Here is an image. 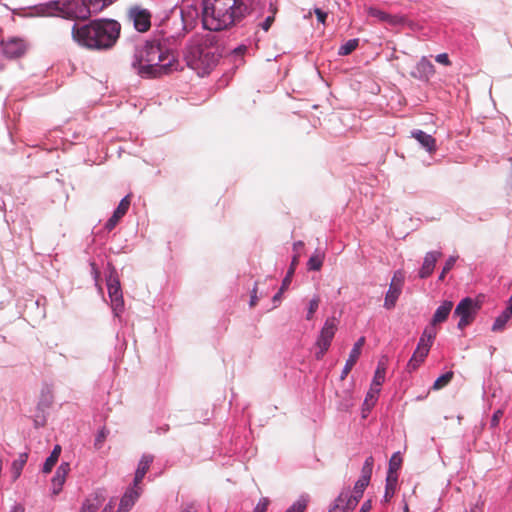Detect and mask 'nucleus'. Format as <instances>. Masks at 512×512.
Instances as JSON below:
<instances>
[{
    "label": "nucleus",
    "mask_w": 512,
    "mask_h": 512,
    "mask_svg": "<svg viewBox=\"0 0 512 512\" xmlns=\"http://www.w3.org/2000/svg\"><path fill=\"white\" fill-rule=\"evenodd\" d=\"M185 35V26L181 24V28L176 33H164V43L160 39H153L138 47L133 62V67L137 68V73L141 77L155 78L176 70V57L167 48V45H177Z\"/></svg>",
    "instance_id": "1"
},
{
    "label": "nucleus",
    "mask_w": 512,
    "mask_h": 512,
    "mask_svg": "<svg viewBox=\"0 0 512 512\" xmlns=\"http://www.w3.org/2000/svg\"><path fill=\"white\" fill-rule=\"evenodd\" d=\"M121 26L115 20H93L88 24L72 27V38L80 46L90 50H106L119 38Z\"/></svg>",
    "instance_id": "2"
},
{
    "label": "nucleus",
    "mask_w": 512,
    "mask_h": 512,
    "mask_svg": "<svg viewBox=\"0 0 512 512\" xmlns=\"http://www.w3.org/2000/svg\"><path fill=\"white\" fill-rule=\"evenodd\" d=\"M246 12L243 0H203V26L209 31L225 30L240 22Z\"/></svg>",
    "instance_id": "3"
},
{
    "label": "nucleus",
    "mask_w": 512,
    "mask_h": 512,
    "mask_svg": "<svg viewBox=\"0 0 512 512\" xmlns=\"http://www.w3.org/2000/svg\"><path fill=\"white\" fill-rule=\"evenodd\" d=\"M220 57L215 36L197 34L191 38L184 54L187 65L199 76H204L216 66Z\"/></svg>",
    "instance_id": "4"
},
{
    "label": "nucleus",
    "mask_w": 512,
    "mask_h": 512,
    "mask_svg": "<svg viewBox=\"0 0 512 512\" xmlns=\"http://www.w3.org/2000/svg\"><path fill=\"white\" fill-rule=\"evenodd\" d=\"M480 306L472 298L466 297L462 299L454 310V316L459 317L458 328L464 329L475 319Z\"/></svg>",
    "instance_id": "5"
},
{
    "label": "nucleus",
    "mask_w": 512,
    "mask_h": 512,
    "mask_svg": "<svg viewBox=\"0 0 512 512\" xmlns=\"http://www.w3.org/2000/svg\"><path fill=\"white\" fill-rule=\"evenodd\" d=\"M337 331V321L333 318H328L324 326L320 331V335L316 342V347L318 351L315 353V357L320 360L324 356V354L328 351L331 342L334 338V335Z\"/></svg>",
    "instance_id": "6"
},
{
    "label": "nucleus",
    "mask_w": 512,
    "mask_h": 512,
    "mask_svg": "<svg viewBox=\"0 0 512 512\" xmlns=\"http://www.w3.org/2000/svg\"><path fill=\"white\" fill-rule=\"evenodd\" d=\"M62 17L71 20H86L90 16L85 0H70L59 8Z\"/></svg>",
    "instance_id": "7"
},
{
    "label": "nucleus",
    "mask_w": 512,
    "mask_h": 512,
    "mask_svg": "<svg viewBox=\"0 0 512 512\" xmlns=\"http://www.w3.org/2000/svg\"><path fill=\"white\" fill-rule=\"evenodd\" d=\"M1 48L6 57L13 59L19 58L25 54L27 44L21 38L9 37L1 41Z\"/></svg>",
    "instance_id": "8"
},
{
    "label": "nucleus",
    "mask_w": 512,
    "mask_h": 512,
    "mask_svg": "<svg viewBox=\"0 0 512 512\" xmlns=\"http://www.w3.org/2000/svg\"><path fill=\"white\" fill-rule=\"evenodd\" d=\"M128 16L137 31L146 32L149 30L151 26V13L147 9L133 7L129 10Z\"/></svg>",
    "instance_id": "9"
},
{
    "label": "nucleus",
    "mask_w": 512,
    "mask_h": 512,
    "mask_svg": "<svg viewBox=\"0 0 512 512\" xmlns=\"http://www.w3.org/2000/svg\"><path fill=\"white\" fill-rule=\"evenodd\" d=\"M365 344V337H360L357 342L354 344L350 354L349 358L346 361V364L342 370L340 381L343 382L345 378L348 376L350 371L352 370L353 366L356 364L357 360L359 359L361 355L362 347Z\"/></svg>",
    "instance_id": "10"
},
{
    "label": "nucleus",
    "mask_w": 512,
    "mask_h": 512,
    "mask_svg": "<svg viewBox=\"0 0 512 512\" xmlns=\"http://www.w3.org/2000/svg\"><path fill=\"white\" fill-rule=\"evenodd\" d=\"M352 384L349 387H342L337 389L335 395L337 397L336 408L339 411H348L354 406Z\"/></svg>",
    "instance_id": "11"
},
{
    "label": "nucleus",
    "mask_w": 512,
    "mask_h": 512,
    "mask_svg": "<svg viewBox=\"0 0 512 512\" xmlns=\"http://www.w3.org/2000/svg\"><path fill=\"white\" fill-rule=\"evenodd\" d=\"M366 11L369 16L376 18L380 22L387 23L390 26H397L404 22L403 17L388 14L385 11H382L376 7H368Z\"/></svg>",
    "instance_id": "12"
},
{
    "label": "nucleus",
    "mask_w": 512,
    "mask_h": 512,
    "mask_svg": "<svg viewBox=\"0 0 512 512\" xmlns=\"http://www.w3.org/2000/svg\"><path fill=\"white\" fill-rule=\"evenodd\" d=\"M442 257L440 251H431L426 253L421 269L419 270V277L425 279L429 277L435 268L437 261Z\"/></svg>",
    "instance_id": "13"
},
{
    "label": "nucleus",
    "mask_w": 512,
    "mask_h": 512,
    "mask_svg": "<svg viewBox=\"0 0 512 512\" xmlns=\"http://www.w3.org/2000/svg\"><path fill=\"white\" fill-rule=\"evenodd\" d=\"M141 494V488H129L120 500L116 512H129Z\"/></svg>",
    "instance_id": "14"
},
{
    "label": "nucleus",
    "mask_w": 512,
    "mask_h": 512,
    "mask_svg": "<svg viewBox=\"0 0 512 512\" xmlns=\"http://www.w3.org/2000/svg\"><path fill=\"white\" fill-rule=\"evenodd\" d=\"M70 470L69 463H62L52 478V492L54 495H57L62 490V486L66 481V477Z\"/></svg>",
    "instance_id": "15"
},
{
    "label": "nucleus",
    "mask_w": 512,
    "mask_h": 512,
    "mask_svg": "<svg viewBox=\"0 0 512 512\" xmlns=\"http://www.w3.org/2000/svg\"><path fill=\"white\" fill-rule=\"evenodd\" d=\"M412 137L415 138L429 153H434L437 150L435 138L426 132L422 130H415L412 132Z\"/></svg>",
    "instance_id": "16"
},
{
    "label": "nucleus",
    "mask_w": 512,
    "mask_h": 512,
    "mask_svg": "<svg viewBox=\"0 0 512 512\" xmlns=\"http://www.w3.org/2000/svg\"><path fill=\"white\" fill-rule=\"evenodd\" d=\"M359 500L360 499L357 497L350 495L349 491H342L335 499L333 504H339L342 508H344V512H349L357 506Z\"/></svg>",
    "instance_id": "17"
},
{
    "label": "nucleus",
    "mask_w": 512,
    "mask_h": 512,
    "mask_svg": "<svg viewBox=\"0 0 512 512\" xmlns=\"http://www.w3.org/2000/svg\"><path fill=\"white\" fill-rule=\"evenodd\" d=\"M152 461H153V457L151 455H143L142 456L141 460L139 461L137 470L135 472V477H134V481H133L134 487L139 488L138 485L141 483L144 476L148 472Z\"/></svg>",
    "instance_id": "18"
},
{
    "label": "nucleus",
    "mask_w": 512,
    "mask_h": 512,
    "mask_svg": "<svg viewBox=\"0 0 512 512\" xmlns=\"http://www.w3.org/2000/svg\"><path fill=\"white\" fill-rule=\"evenodd\" d=\"M453 308V302L452 301H444L435 311L431 322H433V325H438L440 323H443L447 320L449 314L451 313Z\"/></svg>",
    "instance_id": "19"
},
{
    "label": "nucleus",
    "mask_w": 512,
    "mask_h": 512,
    "mask_svg": "<svg viewBox=\"0 0 512 512\" xmlns=\"http://www.w3.org/2000/svg\"><path fill=\"white\" fill-rule=\"evenodd\" d=\"M108 294L111 298V301L115 303L116 306H121L123 304L122 293L120 289V283L118 279L113 278L112 276L108 280Z\"/></svg>",
    "instance_id": "20"
},
{
    "label": "nucleus",
    "mask_w": 512,
    "mask_h": 512,
    "mask_svg": "<svg viewBox=\"0 0 512 512\" xmlns=\"http://www.w3.org/2000/svg\"><path fill=\"white\" fill-rule=\"evenodd\" d=\"M90 16L102 12L110 6L115 0H85Z\"/></svg>",
    "instance_id": "21"
},
{
    "label": "nucleus",
    "mask_w": 512,
    "mask_h": 512,
    "mask_svg": "<svg viewBox=\"0 0 512 512\" xmlns=\"http://www.w3.org/2000/svg\"><path fill=\"white\" fill-rule=\"evenodd\" d=\"M417 71L421 78L429 79L435 74V67L426 57H423L417 64Z\"/></svg>",
    "instance_id": "22"
},
{
    "label": "nucleus",
    "mask_w": 512,
    "mask_h": 512,
    "mask_svg": "<svg viewBox=\"0 0 512 512\" xmlns=\"http://www.w3.org/2000/svg\"><path fill=\"white\" fill-rule=\"evenodd\" d=\"M299 263V255L298 254H295L292 261H291V264H290V267L286 273V276L285 278L283 279L282 281V285H281V288H280V293H283L285 290L288 289L289 285L291 284V281H292V277L295 273V269L297 267Z\"/></svg>",
    "instance_id": "23"
},
{
    "label": "nucleus",
    "mask_w": 512,
    "mask_h": 512,
    "mask_svg": "<svg viewBox=\"0 0 512 512\" xmlns=\"http://www.w3.org/2000/svg\"><path fill=\"white\" fill-rule=\"evenodd\" d=\"M325 258V253L319 249L310 256L308 260V269L313 271H319L322 268Z\"/></svg>",
    "instance_id": "24"
},
{
    "label": "nucleus",
    "mask_w": 512,
    "mask_h": 512,
    "mask_svg": "<svg viewBox=\"0 0 512 512\" xmlns=\"http://www.w3.org/2000/svg\"><path fill=\"white\" fill-rule=\"evenodd\" d=\"M28 454L27 453H21L16 460L13 461L11 470H12V476L13 480H17L21 472L27 462Z\"/></svg>",
    "instance_id": "25"
},
{
    "label": "nucleus",
    "mask_w": 512,
    "mask_h": 512,
    "mask_svg": "<svg viewBox=\"0 0 512 512\" xmlns=\"http://www.w3.org/2000/svg\"><path fill=\"white\" fill-rule=\"evenodd\" d=\"M61 453V446L56 445L51 452L50 456L46 459L43 465V473L48 474L52 471L53 467L57 463Z\"/></svg>",
    "instance_id": "26"
},
{
    "label": "nucleus",
    "mask_w": 512,
    "mask_h": 512,
    "mask_svg": "<svg viewBox=\"0 0 512 512\" xmlns=\"http://www.w3.org/2000/svg\"><path fill=\"white\" fill-rule=\"evenodd\" d=\"M398 476L387 475L386 477V485H385V502L390 501V499L394 496L397 486Z\"/></svg>",
    "instance_id": "27"
},
{
    "label": "nucleus",
    "mask_w": 512,
    "mask_h": 512,
    "mask_svg": "<svg viewBox=\"0 0 512 512\" xmlns=\"http://www.w3.org/2000/svg\"><path fill=\"white\" fill-rule=\"evenodd\" d=\"M103 501V497L96 495L93 499H87L82 507L80 512H96L101 506Z\"/></svg>",
    "instance_id": "28"
},
{
    "label": "nucleus",
    "mask_w": 512,
    "mask_h": 512,
    "mask_svg": "<svg viewBox=\"0 0 512 512\" xmlns=\"http://www.w3.org/2000/svg\"><path fill=\"white\" fill-rule=\"evenodd\" d=\"M427 356L428 354H422L421 352H418V349H415L412 357L407 363V370L409 372L415 371Z\"/></svg>",
    "instance_id": "29"
},
{
    "label": "nucleus",
    "mask_w": 512,
    "mask_h": 512,
    "mask_svg": "<svg viewBox=\"0 0 512 512\" xmlns=\"http://www.w3.org/2000/svg\"><path fill=\"white\" fill-rule=\"evenodd\" d=\"M379 393H380V388H375L373 386H370V389L367 392V395L365 397L364 404H363L366 410L369 411L371 408L374 407V405L377 402Z\"/></svg>",
    "instance_id": "30"
},
{
    "label": "nucleus",
    "mask_w": 512,
    "mask_h": 512,
    "mask_svg": "<svg viewBox=\"0 0 512 512\" xmlns=\"http://www.w3.org/2000/svg\"><path fill=\"white\" fill-rule=\"evenodd\" d=\"M400 293H401V290L389 286V290L386 294L385 301H384L385 308L392 309L395 306Z\"/></svg>",
    "instance_id": "31"
},
{
    "label": "nucleus",
    "mask_w": 512,
    "mask_h": 512,
    "mask_svg": "<svg viewBox=\"0 0 512 512\" xmlns=\"http://www.w3.org/2000/svg\"><path fill=\"white\" fill-rule=\"evenodd\" d=\"M373 466H374V458L372 456L367 457L363 464V467L361 470L362 474L359 479H361L363 481L370 482Z\"/></svg>",
    "instance_id": "32"
},
{
    "label": "nucleus",
    "mask_w": 512,
    "mask_h": 512,
    "mask_svg": "<svg viewBox=\"0 0 512 512\" xmlns=\"http://www.w3.org/2000/svg\"><path fill=\"white\" fill-rule=\"evenodd\" d=\"M402 465V457L399 452L394 453L389 461V468L387 475L398 476L397 471Z\"/></svg>",
    "instance_id": "33"
},
{
    "label": "nucleus",
    "mask_w": 512,
    "mask_h": 512,
    "mask_svg": "<svg viewBox=\"0 0 512 512\" xmlns=\"http://www.w3.org/2000/svg\"><path fill=\"white\" fill-rule=\"evenodd\" d=\"M511 316H512L511 310L505 309L502 312V314L496 318V320L492 326V330L495 332L502 330L505 327L508 320L511 318Z\"/></svg>",
    "instance_id": "34"
},
{
    "label": "nucleus",
    "mask_w": 512,
    "mask_h": 512,
    "mask_svg": "<svg viewBox=\"0 0 512 512\" xmlns=\"http://www.w3.org/2000/svg\"><path fill=\"white\" fill-rule=\"evenodd\" d=\"M453 376H454V373L452 371H448V372L444 373L443 375H441L440 377H438L435 380L432 388L434 390H440V389L444 388L446 385H448L450 383V381L453 379Z\"/></svg>",
    "instance_id": "35"
},
{
    "label": "nucleus",
    "mask_w": 512,
    "mask_h": 512,
    "mask_svg": "<svg viewBox=\"0 0 512 512\" xmlns=\"http://www.w3.org/2000/svg\"><path fill=\"white\" fill-rule=\"evenodd\" d=\"M131 204V195H126L119 203L114 214L122 218L128 211Z\"/></svg>",
    "instance_id": "36"
},
{
    "label": "nucleus",
    "mask_w": 512,
    "mask_h": 512,
    "mask_svg": "<svg viewBox=\"0 0 512 512\" xmlns=\"http://www.w3.org/2000/svg\"><path fill=\"white\" fill-rule=\"evenodd\" d=\"M385 381V367L381 364L378 365L371 386L380 388Z\"/></svg>",
    "instance_id": "37"
},
{
    "label": "nucleus",
    "mask_w": 512,
    "mask_h": 512,
    "mask_svg": "<svg viewBox=\"0 0 512 512\" xmlns=\"http://www.w3.org/2000/svg\"><path fill=\"white\" fill-rule=\"evenodd\" d=\"M358 39H350L339 48V54L346 56L351 54L358 46Z\"/></svg>",
    "instance_id": "38"
},
{
    "label": "nucleus",
    "mask_w": 512,
    "mask_h": 512,
    "mask_svg": "<svg viewBox=\"0 0 512 512\" xmlns=\"http://www.w3.org/2000/svg\"><path fill=\"white\" fill-rule=\"evenodd\" d=\"M307 499L300 498L297 500L291 507H289L285 512H305L307 508Z\"/></svg>",
    "instance_id": "39"
},
{
    "label": "nucleus",
    "mask_w": 512,
    "mask_h": 512,
    "mask_svg": "<svg viewBox=\"0 0 512 512\" xmlns=\"http://www.w3.org/2000/svg\"><path fill=\"white\" fill-rule=\"evenodd\" d=\"M320 304V297L315 296L313 299L310 300L309 306H308V312L306 315L307 320H311L314 316V313L317 311Z\"/></svg>",
    "instance_id": "40"
},
{
    "label": "nucleus",
    "mask_w": 512,
    "mask_h": 512,
    "mask_svg": "<svg viewBox=\"0 0 512 512\" xmlns=\"http://www.w3.org/2000/svg\"><path fill=\"white\" fill-rule=\"evenodd\" d=\"M369 485V482L363 481L359 479L354 486L353 490V496L357 497L358 499H361L364 493L365 488Z\"/></svg>",
    "instance_id": "41"
},
{
    "label": "nucleus",
    "mask_w": 512,
    "mask_h": 512,
    "mask_svg": "<svg viewBox=\"0 0 512 512\" xmlns=\"http://www.w3.org/2000/svg\"><path fill=\"white\" fill-rule=\"evenodd\" d=\"M432 344V342L427 341V338L421 335L416 349H418V352H421L422 354H428Z\"/></svg>",
    "instance_id": "42"
},
{
    "label": "nucleus",
    "mask_w": 512,
    "mask_h": 512,
    "mask_svg": "<svg viewBox=\"0 0 512 512\" xmlns=\"http://www.w3.org/2000/svg\"><path fill=\"white\" fill-rule=\"evenodd\" d=\"M422 335L427 338V341H430L433 343L434 339L436 338V335H437V328H436V325H433V322L430 323V325H428Z\"/></svg>",
    "instance_id": "43"
},
{
    "label": "nucleus",
    "mask_w": 512,
    "mask_h": 512,
    "mask_svg": "<svg viewBox=\"0 0 512 512\" xmlns=\"http://www.w3.org/2000/svg\"><path fill=\"white\" fill-rule=\"evenodd\" d=\"M404 283V274L401 271H397L394 273V276L391 280L390 286L402 290Z\"/></svg>",
    "instance_id": "44"
},
{
    "label": "nucleus",
    "mask_w": 512,
    "mask_h": 512,
    "mask_svg": "<svg viewBox=\"0 0 512 512\" xmlns=\"http://www.w3.org/2000/svg\"><path fill=\"white\" fill-rule=\"evenodd\" d=\"M456 262V258L451 256L445 262V265L442 269V272L439 275V281H443L445 279L446 274L454 267Z\"/></svg>",
    "instance_id": "45"
},
{
    "label": "nucleus",
    "mask_w": 512,
    "mask_h": 512,
    "mask_svg": "<svg viewBox=\"0 0 512 512\" xmlns=\"http://www.w3.org/2000/svg\"><path fill=\"white\" fill-rule=\"evenodd\" d=\"M107 435H108V431H106L104 428L99 431L98 435L96 436L95 443H94V445L97 449H100L102 447Z\"/></svg>",
    "instance_id": "46"
},
{
    "label": "nucleus",
    "mask_w": 512,
    "mask_h": 512,
    "mask_svg": "<svg viewBox=\"0 0 512 512\" xmlns=\"http://www.w3.org/2000/svg\"><path fill=\"white\" fill-rule=\"evenodd\" d=\"M120 220H121V218L113 213V215L106 222L105 228L108 231L113 230L116 227V225L119 223Z\"/></svg>",
    "instance_id": "47"
},
{
    "label": "nucleus",
    "mask_w": 512,
    "mask_h": 512,
    "mask_svg": "<svg viewBox=\"0 0 512 512\" xmlns=\"http://www.w3.org/2000/svg\"><path fill=\"white\" fill-rule=\"evenodd\" d=\"M269 503L270 501L266 497L260 499L253 512H266Z\"/></svg>",
    "instance_id": "48"
},
{
    "label": "nucleus",
    "mask_w": 512,
    "mask_h": 512,
    "mask_svg": "<svg viewBox=\"0 0 512 512\" xmlns=\"http://www.w3.org/2000/svg\"><path fill=\"white\" fill-rule=\"evenodd\" d=\"M435 60L436 62H438L439 64H442V65H445V66H450L451 65V61L449 59V56L447 53H441V54H438L436 57H435Z\"/></svg>",
    "instance_id": "49"
},
{
    "label": "nucleus",
    "mask_w": 512,
    "mask_h": 512,
    "mask_svg": "<svg viewBox=\"0 0 512 512\" xmlns=\"http://www.w3.org/2000/svg\"><path fill=\"white\" fill-rule=\"evenodd\" d=\"M314 13H315V15H316V17H317V20H318L320 23L325 24L326 19H327V17H328V14H327L326 12L322 11V10H321V9H319V8H316V9L314 10Z\"/></svg>",
    "instance_id": "50"
},
{
    "label": "nucleus",
    "mask_w": 512,
    "mask_h": 512,
    "mask_svg": "<svg viewBox=\"0 0 512 512\" xmlns=\"http://www.w3.org/2000/svg\"><path fill=\"white\" fill-rule=\"evenodd\" d=\"M275 20L274 14L268 16L262 23L261 27L264 31H268Z\"/></svg>",
    "instance_id": "51"
},
{
    "label": "nucleus",
    "mask_w": 512,
    "mask_h": 512,
    "mask_svg": "<svg viewBox=\"0 0 512 512\" xmlns=\"http://www.w3.org/2000/svg\"><path fill=\"white\" fill-rule=\"evenodd\" d=\"M503 415V412L501 410H497L493 417H492V420H491V423L493 426H497L499 421H500V418L502 417Z\"/></svg>",
    "instance_id": "52"
},
{
    "label": "nucleus",
    "mask_w": 512,
    "mask_h": 512,
    "mask_svg": "<svg viewBox=\"0 0 512 512\" xmlns=\"http://www.w3.org/2000/svg\"><path fill=\"white\" fill-rule=\"evenodd\" d=\"M257 300V287L255 286L251 294L250 307H254L257 304Z\"/></svg>",
    "instance_id": "53"
},
{
    "label": "nucleus",
    "mask_w": 512,
    "mask_h": 512,
    "mask_svg": "<svg viewBox=\"0 0 512 512\" xmlns=\"http://www.w3.org/2000/svg\"><path fill=\"white\" fill-rule=\"evenodd\" d=\"M180 512H196V507L193 503L184 505Z\"/></svg>",
    "instance_id": "54"
},
{
    "label": "nucleus",
    "mask_w": 512,
    "mask_h": 512,
    "mask_svg": "<svg viewBox=\"0 0 512 512\" xmlns=\"http://www.w3.org/2000/svg\"><path fill=\"white\" fill-rule=\"evenodd\" d=\"M115 506V499L112 498L101 512H112Z\"/></svg>",
    "instance_id": "55"
},
{
    "label": "nucleus",
    "mask_w": 512,
    "mask_h": 512,
    "mask_svg": "<svg viewBox=\"0 0 512 512\" xmlns=\"http://www.w3.org/2000/svg\"><path fill=\"white\" fill-rule=\"evenodd\" d=\"M303 246H304V243H303L302 241H298V242H295V243H294V245H293V249H294V251H296V254H298V255H299V253H298V252H299V250H300L301 248H303Z\"/></svg>",
    "instance_id": "56"
},
{
    "label": "nucleus",
    "mask_w": 512,
    "mask_h": 512,
    "mask_svg": "<svg viewBox=\"0 0 512 512\" xmlns=\"http://www.w3.org/2000/svg\"><path fill=\"white\" fill-rule=\"evenodd\" d=\"M328 512H344V508H342L339 504L332 505Z\"/></svg>",
    "instance_id": "57"
},
{
    "label": "nucleus",
    "mask_w": 512,
    "mask_h": 512,
    "mask_svg": "<svg viewBox=\"0 0 512 512\" xmlns=\"http://www.w3.org/2000/svg\"><path fill=\"white\" fill-rule=\"evenodd\" d=\"M11 512H25V508L22 505L17 504L13 507Z\"/></svg>",
    "instance_id": "58"
},
{
    "label": "nucleus",
    "mask_w": 512,
    "mask_h": 512,
    "mask_svg": "<svg viewBox=\"0 0 512 512\" xmlns=\"http://www.w3.org/2000/svg\"><path fill=\"white\" fill-rule=\"evenodd\" d=\"M361 509H365V512H369V510L371 509V502L370 501H366L362 505Z\"/></svg>",
    "instance_id": "59"
},
{
    "label": "nucleus",
    "mask_w": 512,
    "mask_h": 512,
    "mask_svg": "<svg viewBox=\"0 0 512 512\" xmlns=\"http://www.w3.org/2000/svg\"><path fill=\"white\" fill-rule=\"evenodd\" d=\"M281 295H282V293H280V291H279L277 294H275V295H274V297H273V301H274V302H276V301H280V299H281Z\"/></svg>",
    "instance_id": "60"
},
{
    "label": "nucleus",
    "mask_w": 512,
    "mask_h": 512,
    "mask_svg": "<svg viewBox=\"0 0 512 512\" xmlns=\"http://www.w3.org/2000/svg\"><path fill=\"white\" fill-rule=\"evenodd\" d=\"M506 310H511V313H512V294H511V297L509 298L508 307L506 308Z\"/></svg>",
    "instance_id": "61"
},
{
    "label": "nucleus",
    "mask_w": 512,
    "mask_h": 512,
    "mask_svg": "<svg viewBox=\"0 0 512 512\" xmlns=\"http://www.w3.org/2000/svg\"><path fill=\"white\" fill-rule=\"evenodd\" d=\"M359 512H365V509H360Z\"/></svg>",
    "instance_id": "62"
}]
</instances>
